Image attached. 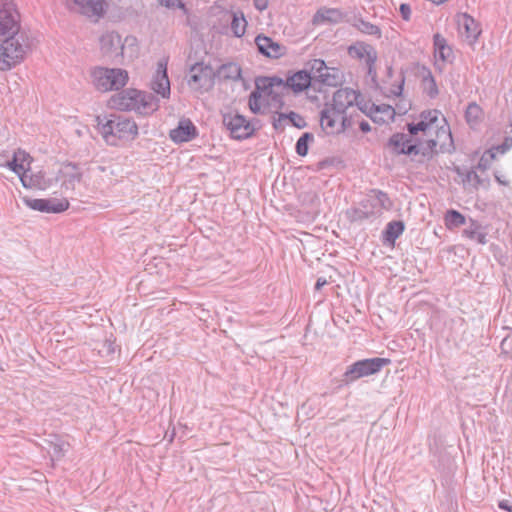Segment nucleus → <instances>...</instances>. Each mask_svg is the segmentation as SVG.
Listing matches in <instances>:
<instances>
[{
  "mask_svg": "<svg viewBox=\"0 0 512 512\" xmlns=\"http://www.w3.org/2000/svg\"><path fill=\"white\" fill-rule=\"evenodd\" d=\"M30 49V39L21 28L16 4L12 0H0V71H9L22 63Z\"/></svg>",
  "mask_w": 512,
  "mask_h": 512,
  "instance_id": "obj_1",
  "label": "nucleus"
},
{
  "mask_svg": "<svg viewBox=\"0 0 512 512\" xmlns=\"http://www.w3.org/2000/svg\"><path fill=\"white\" fill-rule=\"evenodd\" d=\"M388 146L393 148L394 153L400 155H422L432 158L436 153L438 140L434 138L422 139L417 135L411 136L409 133H395L388 141Z\"/></svg>",
  "mask_w": 512,
  "mask_h": 512,
  "instance_id": "obj_2",
  "label": "nucleus"
},
{
  "mask_svg": "<svg viewBox=\"0 0 512 512\" xmlns=\"http://www.w3.org/2000/svg\"><path fill=\"white\" fill-rule=\"evenodd\" d=\"M98 129L104 139L109 142L110 138L134 139L138 135V126L135 121L118 114H111L109 117L97 116Z\"/></svg>",
  "mask_w": 512,
  "mask_h": 512,
  "instance_id": "obj_3",
  "label": "nucleus"
},
{
  "mask_svg": "<svg viewBox=\"0 0 512 512\" xmlns=\"http://www.w3.org/2000/svg\"><path fill=\"white\" fill-rule=\"evenodd\" d=\"M390 363V359L388 358H368L356 361L352 365L348 366L344 374L342 375V379L338 388H342L345 385H349L350 383L366 376H370L378 373L384 366Z\"/></svg>",
  "mask_w": 512,
  "mask_h": 512,
  "instance_id": "obj_4",
  "label": "nucleus"
},
{
  "mask_svg": "<svg viewBox=\"0 0 512 512\" xmlns=\"http://www.w3.org/2000/svg\"><path fill=\"white\" fill-rule=\"evenodd\" d=\"M92 78L98 90L107 92L124 87L128 81V73L120 68L97 67L92 71Z\"/></svg>",
  "mask_w": 512,
  "mask_h": 512,
  "instance_id": "obj_5",
  "label": "nucleus"
},
{
  "mask_svg": "<svg viewBox=\"0 0 512 512\" xmlns=\"http://www.w3.org/2000/svg\"><path fill=\"white\" fill-rule=\"evenodd\" d=\"M257 90H261L265 96L266 104L276 111L282 109L285 105L283 100L286 87L284 80L280 77H262L256 80Z\"/></svg>",
  "mask_w": 512,
  "mask_h": 512,
  "instance_id": "obj_6",
  "label": "nucleus"
},
{
  "mask_svg": "<svg viewBox=\"0 0 512 512\" xmlns=\"http://www.w3.org/2000/svg\"><path fill=\"white\" fill-rule=\"evenodd\" d=\"M223 124L230 131L232 138L237 140L250 138L255 132L253 124L237 112L224 114Z\"/></svg>",
  "mask_w": 512,
  "mask_h": 512,
  "instance_id": "obj_7",
  "label": "nucleus"
},
{
  "mask_svg": "<svg viewBox=\"0 0 512 512\" xmlns=\"http://www.w3.org/2000/svg\"><path fill=\"white\" fill-rule=\"evenodd\" d=\"M100 50L104 57L108 58L115 64H121L125 43L122 42L121 36L114 31L104 33L100 39Z\"/></svg>",
  "mask_w": 512,
  "mask_h": 512,
  "instance_id": "obj_8",
  "label": "nucleus"
},
{
  "mask_svg": "<svg viewBox=\"0 0 512 512\" xmlns=\"http://www.w3.org/2000/svg\"><path fill=\"white\" fill-rule=\"evenodd\" d=\"M313 80L327 86H337L340 82V71L328 67L324 60L313 59L308 63Z\"/></svg>",
  "mask_w": 512,
  "mask_h": 512,
  "instance_id": "obj_9",
  "label": "nucleus"
},
{
  "mask_svg": "<svg viewBox=\"0 0 512 512\" xmlns=\"http://www.w3.org/2000/svg\"><path fill=\"white\" fill-rule=\"evenodd\" d=\"M215 71L210 65L195 63L190 69L189 84L198 89H208L214 85Z\"/></svg>",
  "mask_w": 512,
  "mask_h": 512,
  "instance_id": "obj_10",
  "label": "nucleus"
},
{
  "mask_svg": "<svg viewBox=\"0 0 512 512\" xmlns=\"http://www.w3.org/2000/svg\"><path fill=\"white\" fill-rule=\"evenodd\" d=\"M439 111L438 110H426L421 112V120L418 123H408L407 131L411 136L418 135L419 132L423 133V136H431L432 130L437 128L436 122L438 121Z\"/></svg>",
  "mask_w": 512,
  "mask_h": 512,
  "instance_id": "obj_11",
  "label": "nucleus"
},
{
  "mask_svg": "<svg viewBox=\"0 0 512 512\" xmlns=\"http://www.w3.org/2000/svg\"><path fill=\"white\" fill-rule=\"evenodd\" d=\"M357 98H361V94L351 88H340L332 97V102L328 103L333 109L346 113V110L357 102Z\"/></svg>",
  "mask_w": 512,
  "mask_h": 512,
  "instance_id": "obj_12",
  "label": "nucleus"
},
{
  "mask_svg": "<svg viewBox=\"0 0 512 512\" xmlns=\"http://www.w3.org/2000/svg\"><path fill=\"white\" fill-rule=\"evenodd\" d=\"M457 23L459 31L465 35L466 40L470 45H473L481 34L479 24L475 19L467 13L457 15Z\"/></svg>",
  "mask_w": 512,
  "mask_h": 512,
  "instance_id": "obj_13",
  "label": "nucleus"
},
{
  "mask_svg": "<svg viewBox=\"0 0 512 512\" xmlns=\"http://www.w3.org/2000/svg\"><path fill=\"white\" fill-rule=\"evenodd\" d=\"M312 81L313 77L310 71L299 70L287 77V79L284 80V85L286 92L292 90L294 93H301L311 86Z\"/></svg>",
  "mask_w": 512,
  "mask_h": 512,
  "instance_id": "obj_14",
  "label": "nucleus"
},
{
  "mask_svg": "<svg viewBox=\"0 0 512 512\" xmlns=\"http://www.w3.org/2000/svg\"><path fill=\"white\" fill-rule=\"evenodd\" d=\"M343 113L333 109L328 103L324 104L320 111V127L326 135H334L337 133V123Z\"/></svg>",
  "mask_w": 512,
  "mask_h": 512,
  "instance_id": "obj_15",
  "label": "nucleus"
},
{
  "mask_svg": "<svg viewBox=\"0 0 512 512\" xmlns=\"http://www.w3.org/2000/svg\"><path fill=\"white\" fill-rule=\"evenodd\" d=\"M360 205L364 208L370 207L378 214L382 209L389 210L392 207V202L387 193L378 190H370L366 199L362 200Z\"/></svg>",
  "mask_w": 512,
  "mask_h": 512,
  "instance_id": "obj_16",
  "label": "nucleus"
},
{
  "mask_svg": "<svg viewBox=\"0 0 512 512\" xmlns=\"http://www.w3.org/2000/svg\"><path fill=\"white\" fill-rule=\"evenodd\" d=\"M20 181L25 188L46 190L52 186L54 180L47 178L43 171L32 173L28 168L26 173H22Z\"/></svg>",
  "mask_w": 512,
  "mask_h": 512,
  "instance_id": "obj_17",
  "label": "nucleus"
},
{
  "mask_svg": "<svg viewBox=\"0 0 512 512\" xmlns=\"http://www.w3.org/2000/svg\"><path fill=\"white\" fill-rule=\"evenodd\" d=\"M169 136L175 143L188 142L197 136V128L191 120L183 119L170 131Z\"/></svg>",
  "mask_w": 512,
  "mask_h": 512,
  "instance_id": "obj_18",
  "label": "nucleus"
},
{
  "mask_svg": "<svg viewBox=\"0 0 512 512\" xmlns=\"http://www.w3.org/2000/svg\"><path fill=\"white\" fill-rule=\"evenodd\" d=\"M135 96H137L136 89L123 90L110 98L111 107L121 111H134Z\"/></svg>",
  "mask_w": 512,
  "mask_h": 512,
  "instance_id": "obj_19",
  "label": "nucleus"
},
{
  "mask_svg": "<svg viewBox=\"0 0 512 512\" xmlns=\"http://www.w3.org/2000/svg\"><path fill=\"white\" fill-rule=\"evenodd\" d=\"M151 88L163 98L170 96V81L167 75L166 64L161 62L158 64V69L151 82Z\"/></svg>",
  "mask_w": 512,
  "mask_h": 512,
  "instance_id": "obj_20",
  "label": "nucleus"
},
{
  "mask_svg": "<svg viewBox=\"0 0 512 512\" xmlns=\"http://www.w3.org/2000/svg\"><path fill=\"white\" fill-rule=\"evenodd\" d=\"M135 100L134 111L140 115H150L159 108V101L151 93L137 90Z\"/></svg>",
  "mask_w": 512,
  "mask_h": 512,
  "instance_id": "obj_21",
  "label": "nucleus"
},
{
  "mask_svg": "<svg viewBox=\"0 0 512 512\" xmlns=\"http://www.w3.org/2000/svg\"><path fill=\"white\" fill-rule=\"evenodd\" d=\"M345 14L338 8H326L322 7L317 10L312 18L314 25L320 24H338L344 21Z\"/></svg>",
  "mask_w": 512,
  "mask_h": 512,
  "instance_id": "obj_22",
  "label": "nucleus"
},
{
  "mask_svg": "<svg viewBox=\"0 0 512 512\" xmlns=\"http://www.w3.org/2000/svg\"><path fill=\"white\" fill-rule=\"evenodd\" d=\"M255 43L259 52L270 58H279L284 53V47L265 35H258Z\"/></svg>",
  "mask_w": 512,
  "mask_h": 512,
  "instance_id": "obj_23",
  "label": "nucleus"
},
{
  "mask_svg": "<svg viewBox=\"0 0 512 512\" xmlns=\"http://www.w3.org/2000/svg\"><path fill=\"white\" fill-rule=\"evenodd\" d=\"M79 13L88 17H100L104 12L103 0H72Z\"/></svg>",
  "mask_w": 512,
  "mask_h": 512,
  "instance_id": "obj_24",
  "label": "nucleus"
},
{
  "mask_svg": "<svg viewBox=\"0 0 512 512\" xmlns=\"http://www.w3.org/2000/svg\"><path fill=\"white\" fill-rule=\"evenodd\" d=\"M241 67L233 62L222 64L216 71H215V78H217L220 81H237L241 79Z\"/></svg>",
  "mask_w": 512,
  "mask_h": 512,
  "instance_id": "obj_25",
  "label": "nucleus"
},
{
  "mask_svg": "<svg viewBox=\"0 0 512 512\" xmlns=\"http://www.w3.org/2000/svg\"><path fill=\"white\" fill-rule=\"evenodd\" d=\"M27 158H29V154L21 149H18L13 153L11 160H7L4 164L0 163V166L8 167L21 179L22 173H26L27 171V169L24 167V162L27 160Z\"/></svg>",
  "mask_w": 512,
  "mask_h": 512,
  "instance_id": "obj_26",
  "label": "nucleus"
},
{
  "mask_svg": "<svg viewBox=\"0 0 512 512\" xmlns=\"http://www.w3.org/2000/svg\"><path fill=\"white\" fill-rule=\"evenodd\" d=\"M463 236L470 240H475L482 245L487 243V233L483 230L481 225L473 219H470V225L463 230Z\"/></svg>",
  "mask_w": 512,
  "mask_h": 512,
  "instance_id": "obj_27",
  "label": "nucleus"
},
{
  "mask_svg": "<svg viewBox=\"0 0 512 512\" xmlns=\"http://www.w3.org/2000/svg\"><path fill=\"white\" fill-rule=\"evenodd\" d=\"M404 229L405 225L401 220H394L389 222L383 231V238L385 242L394 245L396 239L403 233Z\"/></svg>",
  "mask_w": 512,
  "mask_h": 512,
  "instance_id": "obj_28",
  "label": "nucleus"
},
{
  "mask_svg": "<svg viewBox=\"0 0 512 512\" xmlns=\"http://www.w3.org/2000/svg\"><path fill=\"white\" fill-rule=\"evenodd\" d=\"M25 204L33 209L45 213H61L62 206L60 208H50L48 199H24Z\"/></svg>",
  "mask_w": 512,
  "mask_h": 512,
  "instance_id": "obj_29",
  "label": "nucleus"
},
{
  "mask_svg": "<svg viewBox=\"0 0 512 512\" xmlns=\"http://www.w3.org/2000/svg\"><path fill=\"white\" fill-rule=\"evenodd\" d=\"M433 133L436 134V138H434V140H438V145L440 146L441 151L447 150V141L449 146L453 145L452 135L447 125H443L441 127L437 126L435 130H432V134Z\"/></svg>",
  "mask_w": 512,
  "mask_h": 512,
  "instance_id": "obj_30",
  "label": "nucleus"
},
{
  "mask_svg": "<svg viewBox=\"0 0 512 512\" xmlns=\"http://www.w3.org/2000/svg\"><path fill=\"white\" fill-rule=\"evenodd\" d=\"M482 116V108L477 103L472 102L468 104L465 111V118L470 126L477 125L481 121Z\"/></svg>",
  "mask_w": 512,
  "mask_h": 512,
  "instance_id": "obj_31",
  "label": "nucleus"
},
{
  "mask_svg": "<svg viewBox=\"0 0 512 512\" xmlns=\"http://www.w3.org/2000/svg\"><path fill=\"white\" fill-rule=\"evenodd\" d=\"M246 26L247 21L242 12H240V17L237 13L232 14L231 30L235 37H242L245 34Z\"/></svg>",
  "mask_w": 512,
  "mask_h": 512,
  "instance_id": "obj_32",
  "label": "nucleus"
},
{
  "mask_svg": "<svg viewBox=\"0 0 512 512\" xmlns=\"http://www.w3.org/2000/svg\"><path fill=\"white\" fill-rule=\"evenodd\" d=\"M67 166L71 167L73 171L71 173L65 174V179L63 181L62 186L65 189L74 190L76 183H80L82 180V173L78 171L77 166L75 164L69 163Z\"/></svg>",
  "mask_w": 512,
  "mask_h": 512,
  "instance_id": "obj_33",
  "label": "nucleus"
},
{
  "mask_svg": "<svg viewBox=\"0 0 512 512\" xmlns=\"http://www.w3.org/2000/svg\"><path fill=\"white\" fill-rule=\"evenodd\" d=\"M445 224L449 229L453 227H460L466 224V218L459 211L451 209L446 212Z\"/></svg>",
  "mask_w": 512,
  "mask_h": 512,
  "instance_id": "obj_34",
  "label": "nucleus"
},
{
  "mask_svg": "<svg viewBox=\"0 0 512 512\" xmlns=\"http://www.w3.org/2000/svg\"><path fill=\"white\" fill-rule=\"evenodd\" d=\"M360 32L367 35H375L378 38L381 37V30L377 25H374L368 21H365L361 18L357 19L353 24Z\"/></svg>",
  "mask_w": 512,
  "mask_h": 512,
  "instance_id": "obj_35",
  "label": "nucleus"
},
{
  "mask_svg": "<svg viewBox=\"0 0 512 512\" xmlns=\"http://www.w3.org/2000/svg\"><path fill=\"white\" fill-rule=\"evenodd\" d=\"M422 87L430 98H435L438 95L436 81L430 70H427L426 75L423 76Z\"/></svg>",
  "mask_w": 512,
  "mask_h": 512,
  "instance_id": "obj_36",
  "label": "nucleus"
},
{
  "mask_svg": "<svg viewBox=\"0 0 512 512\" xmlns=\"http://www.w3.org/2000/svg\"><path fill=\"white\" fill-rule=\"evenodd\" d=\"M262 93L261 90H257L256 86L249 96V108L254 114L260 113L263 103H266L265 96Z\"/></svg>",
  "mask_w": 512,
  "mask_h": 512,
  "instance_id": "obj_37",
  "label": "nucleus"
},
{
  "mask_svg": "<svg viewBox=\"0 0 512 512\" xmlns=\"http://www.w3.org/2000/svg\"><path fill=\"white\" fill-rule=\"evenodd\" d=\"M370 207L364 208L362 205L359 208H353L347 213L352 221H363L376 215L374 210L369 209Z\"/></svg>",
  "mask_w": 512,
  "mask_h": 512,
  "instance_id": "obj_38",
  "label": "nucleus"
},
{
  "mask_svg": "<svg viewBox=\"0 0 512 512\" xmlns=\"http://www.w3.org/2000/svg\"><path fill=\"white\" fill-rule=\"evenodd\" d=\"M314 140V136L312 133L305 132L303 133L300 138L296 142V153L299 156H306L309 149V143Z\"/></svg>",
  "mask_w": 512,
  "mask_h": 512,
  "instance_id": "obj_39",
  "label": "nucleus"
},
{
  "mask_svg": "<svg viewBox=\"0 0 512 512\" xmlns=\"http://www.w3.org/2000/svg\"><path fill=\"white\" fill-rule=\"evenodd\" d=\"M369 48H372V45L367 44L365 42H356L355 44L349 46L348 54L357 59H364L366 57V53Z\"/></svg>",
  "mask_w": 512,
  "mask_h": 512,
  "instance_id": "obj_40",
  "label": "nucleus"
},
{
  "mask_svg": "<svg viewBox=\"0 0 512 512\" xmlns=\"http://www.w3.org/2000/svg\"><path fill=\"white\" fill-rule=\"evenodd\" d=\"M289 120L290 123L298 128V129H303L307 126V123L304 119V117H302L300 114L294 112V111H290L289 113H280V120Z\"/></svg>",
  "mask_w": 512,
  "mask_h": 512,
  "instance_id": "obj_41",
  "label": "nucleus"
},
{
  "mask_svg": "<svg viewBox=\"0 0 512 512\" xmlns=\"http://www.w3.org/2000/svg\"><path fill=\"white\" fill-rule=\"evenodd\" d=\"M455 171L459 176L462 177L464 184L472 183L475 188H478V186H480L482 183L479 175L473 170H469L464 173L459 167H457Z\"/></svg>",
  "mask_w": 512,
  "mask_h": 512,
  "instance_id": "obj_42",
  "label": "nucleus"
},
{
  "mask_svg": "<svg viewBox=\"0 0 512 512\" xmlns=\"http://www.w3.org/2000/svg\"><path fill=\"white\" fill-rule=\"evenodd\" d=\"M433 44L435 52H437L438 54H443V50H447V52H452V49L447 45L446 39L439 33H436L433 36Z\"/></svg>",
  "mask_w": 512,
  "mask_h": 512,
  "instance_id": "obj_43",
  "label": "nucleus"
},
{
  "mask_svg": "<svg viewBox=\"0 0 512 512\" xmlns=\"http://www.w3.org/2000/svg\"><path fill=\"white\" fill-rule=\"evenodd\" d=\"M115 352V345L114 342L106 339L102 344L101 347L98 348V354L102 357H107Z\"/></svg>",
  "mask_w": 512,
  "mask_h": 512,
  "instance_id": "obj_44",
  "label": "nucleus"
},
{
  "mask_svg": "<svg viewBox=\"0 0 512 512\" xmlns=\"http://www.w3.org/2000/svg\"><path fill=\"white\" fill-rule=\"evenodd\" d=\"M48 201L50 202V208H60L62 206L61 212H64L69 208V201L66 198H49Z\"/></svg>",
  "mask_w": 512,
  "mask_h": 512,
  "instance_id": "obj_45",
  "label": "nucleus"
},
{
  "mask_svg": "<svg viewBox=\"0 0 512 512\" xmlns=\"http://www.w3.org/2000/svg\"><path fill=\"white\" fill-rule=\"evenodd\" d=\"M66 446L67 444H65L64 442L52 444L53 457L57 459L63 457L66 452Z\"/></svg>",
  "mask_w": 512,
  "mask_h": 512,
  "instance_id": "obj_46",
  "label": "nucleus"
},
{
  "mask_svg": "<svg viewBox=\"0 0 512 512\" xmlns=\"http://www.w3.org/2000/svg\"><path fill=\"white\" fill-rule=\"evenodd\" d=\"M366 66H374L377 61V51L372 46V48H369L368 52L366 53V57L364 58Z\"/></svg>",
  "mask_w": 512,
  "mask_h": 512,
  "instance_id": "obj_47",
  "label": "nucleus"
},
{
  "mask_svg": "<svg viewBox=\"0 0 512 512\" xmlns=\"http://www.w3.org/2000/svg\"><path fill=\"white\" fill-rule=\"evenodd\" d=\"M350 126V120L347 118L346 113L340 116V120L337 123V133L344 132Z\"/></svg>",
  "mask_w": 512,
  "mask_h": 512,
  "instance_id": "obj_48",
  "label": "nucleus"
},
{
  "mask_svg": "<svg viewBox=\"0 0 512 512\" xmlns=\"http://www.w3.org/2000/svg\"><path fill=\"white\" fill-rule=\"evenodd\" d=\"M400 14L405 21H408L411 16V8L409 4L402 3L399 7Z\"/></svg>",
  "mask_w": 512,
  "mask_h": 512,
  "instance_id": "obj_49",
  "label": "nucleus"
},
{
  "mask_svg": "<svg viewBox=\"0 0 512 512\" xmlns=\"http://www.w3.org/2000/svg\"><path fill=\"white\" fill-rule=\"evenodd\" d=\"M511 146L512 138H506L505 141L501 145H498L495 149L503 154L506 151H508L511 148Z\"/></svg>",
  "mask_w": 512,
  "mask_h": 512,
  "instance_id": "obj_50",
  "label": "nucleus"
},
{
  "mask_svg": "<svg viewBox=\"0 0 512 512\" xmlns=\"http://www.w3.org/2000/svg\"><path fill=\"white\" fill-rule=\"evenodd\" d=\"M254 6L259 11L267 9L269 0H253Z\"/></svg>",
  "mask_w": 512,
  "mask_h": 512,
  "instance_id": "obj_51",
  "label": "nucleus"
},
{
  "mask_svg": "<svg viewBox=\"0 0 512 512\" xmlns=\"http://www.w3.org/2000/svg\"><path fill=\"white\" fill-rule=\"evenodd\" d=\"M354 105H356L359 108V110H361L363 113L368 114V105L367 103L364 102V99L362 97L357 98V102H354Z\"/></svg>",
  "mask_w": 512,
  "mask_h": 512,
  "instance_id": "obj_52",
  "label": "nucleus"
},
{
  "mask_svg": "<svg viewBox=\"0 0 512 512\" xmlns=\"http://www.w3.org/2000/svg\"><path fill=\"white\" fill-rule=\"evenodd\" d=\"M500 509L506 510L508 512H512V505L507 500H502L498 504Z\"/></svg>",
  "mask_w": 512,
  "mask_h": 512,
  "instance_id": "obj_53",
  "label": "nucleus"
},
{
  "mask_svg": "<svg viewBox=\"0 0 512 512\" xmlns=\"http://www.w3.org/2000/svg\"><path fill=\"white\" fill-rule=\"evenodd\" d=\"M359 128H360V130H361L363 133H368V132H370V131H371V126H370V124H369L367 121H365V120H363V121H361V122L359 123Z\"/></svg>",
  "mask_w": 512,
  "mask_h": 512,
  "instance_id": "obj_54",
  "label": "nucleus"
},
{
  "mask_svg": "<svg viewBox=\"0 0 512 512\" xmlns=\"http://www.w3.org/2000/svg\"><path fill=\"white\" fill-rule=\"evenodd\" d=\"M367 75L369 77H371V79L375 82L376 81V78H377V72H376V67L375 65L374 66H370V67H367Z\"/></svg>",
  "mask_w": 512,
  "mask_h": 512,
  "instance_id": "obj_55",
  "label": "nucleus"
},
{
  "mask_svg": "<svg viewBox=\"0 0 512 512\" xmlns=\"http://www.w3.org/2000/svg\"><path fill=\"white\" fill-rule=\"evenodd\" d=\"M326 284H327V280L325 278H323V277H319L317 279V281H316V284H315L314 288H315L316 291H319Z\"/></svg>",
  "mask_w": 512,
  "mask_h": 512,
  "instance_id": "obj_56",
  "label": "nucleus"
},
{
  "mask_svg": "<svg viewBox=\"0 0 512 512\" xmlns=\"http://www.w3.org/2000/svg\"><path fill=\"white\" fill-rule=\"evenodd\" d=\"M403 85H404V77L402 78L401 83L395 89L392 90V93L395 96H400L403 91Z\"/></svg>",
  "mask_w": 512,
  "mask_h": 512,
  "instance_id": "obj_57",
  "label": "nucleus"
},
{
  "mask_svg": "<svg viewBox=\"0 0 512 512\" xmlns=\"http://www.w3.org/2000/svg\"><path fill=\"white\" fill-rule=\"evenodd\" d=\"M175 1L176 0H159L160 4L167 8L174 7L176 5Z\"/></svg>",
  "mask_w": 512,
  "mask_h": 512,
  "instance_id": "obj_58",
  "label": "nucleus"
},
{
  "mask_svg": "<svg viewBox=\"0 0 512 512\" xmlns=\"http://www.w3.org/2000/svg\"><path fill=\"white\" fill-rule=\"evenodd\" d=\"M282 121H283V120H280V113H278V119H275V120L273 121V127H274L275 129H280V128H282Z\"/></svg>",
  "mask_w": 512,
  "mask_h": 512,
  "instance_id": "obj_59",
  "label": "nucleus"
},
{
  "mask_svg": "<svg viewBox=\"0 0 512 512\" xmlns=\"http://www.w3.org/2000/svg\"><path fill=\"white\" fill-rule=\"evenodd\" d=\"M451 54H452V52H447V50H443V54H438V55L442 60H447Z\"/></svg>",
  "mask_w": 512,
  "mask_h": 512,
  "instance_id": "obj_60",
  "label": "nucleus"
},
{
  "mask_svg": "<svg viewBox=\"0 0 512 512\" xmlns=\"http://www.w3.org/2000/svg\"><path fill=\"white\" fill-rule=\"evenodd\" d=\"M135 41H136V39L133 37H131V38L127 37L125 39V43H129V45H133Z\"/></svg>",
  "mask_w": 512,
  "mask_h": 512,
  "instance_id": "obj_61",
  "label": "nucleus"
},
{
  "mask_svg": "<svg viewBox=\"0 0 512 512\" xmlns=\"http://www.w3.org/2000/svg\"><path fill=\"white\" fill-rule=\"evenodd\" d=\"M177 6L183 10H185V4L182 3L181 1L178 2Z\"/></svg>",
  "mask_w": 512,
  "mask_h": 512,
  "instance_id": "obj_62",
  "label": "nucleus"
},
{
  "mask_svg": "<svg viewBox=\"0 0 512 512\" xmlns=\"http://www.w3.org/2000/svg\"><path fill=\"white\" fill-rule=\"evenodd\" d=\"M496 179L500 184H506V182H504L503 179H500L499 177H496Z\"/></svg>",
  "mask_w": 512,
  "mask_h": 512,
  "instance_id": "obj_63",
  "label": "nucleus"
},
{
  "mask_svg": "<svg viewBox=\"0 0 512 512\" xmlns=\"http://www.w3.org/2000/svg\"><path fill=\"white\" fill-rule=\"evenodd\" d=\"M371 109H374L375 111H379V107L375 106V104H372V108Z\"/></svg>",
  "mask_w": 512,
  "mask_h": 512,
  "instance_id": "obj_64",
  "label": "nucleus"
}]
</instances>
